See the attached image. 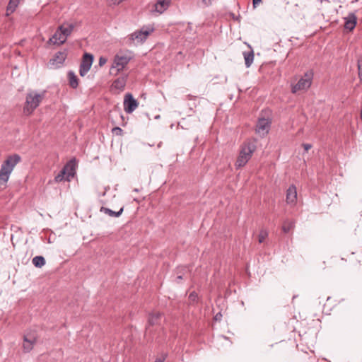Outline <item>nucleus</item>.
Segmentation results:
<instances>
[{"label":"nucleus","instance_id":"f257e3e1","mask_svg":"<svg viewBox=\"0 0 362 362\" xmlns=\"http://www.w3.org/2000/svg\"><path fill=\"white\" fill-rule=\"evenodd\" d=\"M45 90L38 92L30 90L25 95V101L23 106L24 114L26 115H31L45 98Z\"/></svg>","mask_w":362,"mask_h":362},{"label":"nucleus","instance_id":"f03ea898","mask_svg":"<svg viewBox=\"0 0 362 362\" xmlns=\"http://www.w3.org/2000/svg\"><path fill=\"white\" fill-rule=\"evenodd\" d=\"M21 160L18 154H13L7 157L1 164L0 169V184L6 183L15 166Z\"/></svg>","mask_w":362,"mask_h":362},{"label":"nucleus","instance_id":"7ed1b4c3","mask_svg":"<svg viewBox=\"0 0 362 362\" xmlns=\"http://www.w3.org/2000/svg\"><path fill=\"white\" fill-rule=\"evenodd\" d=\"M74 29L72 24H64L60 25L54 34L47 42L48 44L61 45L66 40L69 35H71Z\"/></svg>","mask_w":362,"mask_h":362},{"label":"nucleus","instance_id":"20e7f679","mask_svg":"<svg viewBox=\"0 0 362 362\" xmlns=\"http://www.w3.org/2000/svg\"><path fill=\"white\" fill-rule=\"evenodd\" d=\"M256 144L255 141H249L243 144L240 154L237 158L235 165L237 168H241L245 165L251 158L252 153L256 150Z\"/></svg>","mask_w":362,"mask_h":362},{"label":"nucleus","instance_id":"39448f33","mask_svg":"<svg viewBox=\"0 0 362 362\" xmlns=\"http://www.w3.org/2000/svg\"><path fill=\"white\" fill-rule=\"evenodd\" d=\"M132 58L131 52H120L115 56L114 62L110 68V74L116 75L122 71Z\"/></svg>","mask_w":362,"mask_h":362},{"label":"nucleus","instance_id":"423d86ee","mask_svg":"<svg viewBox=\"0 0 362 362\" xmlns=\"http://www.w3.org/2000/svg\"><path fill=\"white\" fill-rule=\"evenodd\" d=\"M76 159L70 160L63 168V169L57 174L54 180L57 182H62L63 180H70L71 177H73L76 173Z\"/></svg>","mask_w":362,"mask_h":362},{"label":"nucleus","instance_id":"0eeeda50","mask_svg":"<svg viewBox=\"0 0 362 362\" xmlns=\"http://www.w3.org/2000/svg\"><path fill=\"white\" fill-rule=\"evenodd\" d=\"M313 74L311 71L305 73L304 76L300 78L298 83L292 86L291 92L296 93L300 90H305L310 88L312 83Z\"/></svg>","mask_w":362,"mask_h":362},{"label":"nucleus","instance_id":"6e6552de","mask_svg":"<svg viewBox=\"0 0 362 362\" xmlns=\"http://www.w3.org/2000/svg\"><path fill=\"white\" fill-rule=\"evenodd\" d=\"M138 102L131 93H127L124 99V110L127 113L133 112L138 107Z\"/></svg>","mask_w":362,"mask_h":362},{"label":"nucleus","instance_id":"1a4fd4ad","mask_svg":"<svg viewBox=\"0 0 362 362\" xmlns=\"http://www.w3.org/2000/svg\"><path fill=\"white\" fill-rule=\"evenodd\" d=\"M37 337L34 333H28L24 335V341L23 344V348L24 352H30L34 344L36 343Z\"/></svg>","mask_w":362,"mask_h":362},{"label":"nucleus","instance_id":"9d476101","mask_svg":"<svg viewBox=\"0 0 362 362\" xmlns=\"http://www.w3.org/2000/svg\"><path fill=\"white\" fill-rule=\"evenodd\" d=\"M90 69V53L85 52L83 61L80 65L79 74L81 76H84Z\"/></svg>","mask_w":362,"mask_h":362},{"label":"nucleus","instance_id":"9b49d317","mask_svg":"<svg viewBox=\"0 0 362 362\" xmlns=\"http://www.w3.org/2000/svg\"><path fill=\"white\" fill-rule=\"evenodd\" d=\"M66 52H58L55 54L54 57L49 60V64L54 67H59L65 61L66 58Z\"/></svg>","mask_w":362,"mask_h":362},{"label":"nucleus","instance_id":"f8f14e48","mask_svg":"<svg viewBox=\"0 0 362 362\" xmlns=\"http://www.w3.org/2000/svg\"><path fill=\"white\" fill-rule=\"evenodd\" d=\"M269 126L270 122L269 121V119L265 118H260L259 119L257 124L256 132L259 134L264 135L268 133Z\"/></svg>","mask_w":362,"mask_h":362},{"label":"nucleus","instance_id":"ddd939ff","mask_svg":"<svg viewBox=\"0 0 362 362\" xmlns=\"http://www.w3.org/2000/svg\"><path fill=\"white\" fill-rule=\"evenodd\" d=\"M149 33L150 32L146 30H137L131 35L130 40L134 42L136 41V43H142L146 40Z\"/></svg>","mask_w":362,"mask_h":362},{"label":"nucleus","instance_id":"4468645a","mask_svg":"<svg viewBox=\"0 0 362 362\" xmlns=\"http://www.w3.org/2000/svg\"><path fill=\"white\" fill-rule=\"evenodd\" d=\"M128 78V74H122L120 76H119L117 78H116L112 85V87L115 89H117L119 91L123 90L126 83Z\"/></svg>","mask_w":362,"mask_h":362},{"label":"nucleus","instance_id":"2eb2a0df","mask_svg":"<svg viewBox=\"0 0 362 362\" xmlns=\"http://www.w3.org/2000/svg\"><path fill=\"white\" fill-rule=\"evenodd\" d=\"M344 27L346 30L351 31L354 29L356 25L357 18L354 13H350L344 18Z\"/></svg>","mask_w":362,"mask_h":362},{"label":"nucleus","instance_id":"dca6fc26","mask_svg":"<svg viewBox=\"0 0 362 362\" xmlns=\"http://www.w3.org/2000/svg\"><path fill=\"white\" fill-rule=\"evenodd\" d=\"M297 199V191L295 185H291L286 191V202L288 204H294Z\"/></svg>","mask_w":362,"mask_h":362},{"label":"nucleus","instance_id":"f3484780","mask_svg":"<svg viewBox=\"0 0 362 362\" xmlns=\"http://www.w3.org/2000/svg\"><path fill=\"white\" fill-rule=\"evenodd\" d=\"M171 0H157L155 11L159 13H163L170 6Z\"/></svg>","mask_w":362,"mask_h":362},{"label":"nucleus","instance_id":"a211bd4d","mask_svg":"<svg viewBox=\"0 0 362 362\" xmlns=\"http://www.w3.org/2000/svg\"><path fill=\"white\" fill-rule=\"evenodd\" d=\"M67 77H68V80H69V85L72 88H76L78 87V78H77L76 75L75 74V73L71 70L69 71L67 73Z\"/></svg>","mask_w":362,"mask_h":362},{"label":"nucleus","instance_id":"6ab92c4d","mask_svg":"<svg viewBox=\"0 0 362 362\" xmlns=\"http://www.w3.org/2000/svg\"><path fill=\"white\" fill-rule=\"evenodd\" d=\"M243 57H244L245 66H246V67L248 68L253 63L254 52H253L252 49H251L249 52H243Z\"/></svg>","mask_w":362,"mask_h":362},{"label":"nucleus","instance_id":"aec40b11","mask_svg":"<svg viewBox=\"0 0 362 362\" xmlns=\"http://www.w3.org/2000/svg\"><path fill=\"white\" fill-rule=\"evenodd\" d=\"M100 211L107 214L110 216L119 217L123 212V207L121 208L118 211H114L112 209L102 206L100 208Z\"/></svg>","mask_w":362,"mask_h":362},{"label":"nucleus","instance_id":"412c9836","mask_svg":"<svg viewBox=\"0 0 362 362\" xmlns=\"http://www.w3.org/2000/svg\"><path fill=\"white\" fill-rule=\"evenodd\" d=\"M32 262L35 267L41 268L45 264V259L42 256H35L33 257Z\"/></svg>","mask_w":362,"mask_h":362},{"label":"nucleus","instance_id":"4be33fe9","mask_svg":"<svg viewBox=\"0 0 362 362\" xmlns=\"http://www.w3.org/2000/svg\"><path fill=\"white\" fill-rule=\"evenodd\" d=\"M21 0H10L9 3L8 4L6 11L7 14L8 15L9 13H13L16 7L18 6V4L20 3Z\"/></svg>","mask_w":362,"mask_h":362},{"label":"nucleus","instance_id":"5701e85b","mask_svg":"<svg viewBox=\"0 0 362 362\" xmlns=\"http://www.w3.org/2000/svg\"><path fill=\"white\" fill-rule=\"evenodd\" d=\"M161 315L159 313L151 314L148 317V325H154L158 323V320L160 317Z\"/></svg>","mask_w":362,"mask_h":362},{"label":"nucleus","instance_id":"b1692460","mask_svg":"<svg viewBox=\"0 0 362 362\" xmlns=\"http://www.w3.org/2000/svg\"><path fill=\"white\" fill-rule=\"evenodd\" d=\"M294 227V223L291 221H286L284 222L282 230L285 233H288L291 230H292Z\"/></svg>","mask_w":362,"mask_h":362},{"label":"nucleus","instance_id":"393cba45","mask_svg":"<svg viewBox=\"0 0 362 362\" xmlns=\"http://www.w3.org/2000/svg\"><path fill=\"white\" fill-rule=\"evenodd\" d=\"M268 235V233L265 230H261L259 235V243H262L264 241Z\"/></svg>","mask_w":362,"mask_h":362},{"label":"nucleus","instance_id":"a878e982","mask_svg":"<svg viewBox=\"0 0 362 362\" xmlns=\"http://www.w3.org/2000/svg\"><path fill=\"white\" fill-rule=\"evenodd\" d=\"M358 77H359L360 80L362 81V59H360L358 62Z\"/></svg>","mask_w":362,"mask_h":362},{"label":"nucleus","instance_id":"bb28decb","mask_svg":"<svg viewBox=\"0 0 362 362\" xmlns=\"http://www.w3.org/2000/svg\"><path fill=\"white\" fill-rule=\"evenodd\" d=\"M122 132V129L119 127H115L112 129V133L116 135H120Z\"/></svg>","mask_w":362,"mask_h":362},{"label":"nucleus","instance_id":"cd10ccee","mask_svg":"<svg viewBox=\"0 0 362 362\" xmlns=\"http://www.w3.org/2000/svg\"><path fill=\"white\" fill-rule=\"evenodd\" d=\"M107 62V58L100 57L99 59V66H103Z\"/></svg>","mask_w":362,"mask_h":362},{"label":"nucleus","instance_id":"c85d7f7f","mask_svg":"<svg viewBox=\"0 0 362 362\" xmlns=\"http://www.w3.org/2000/svg\"><path fill=\"white\" fill-rule=\"evenodd\" d=\"M166 356H167V354H163V356L161 357L156 358L155 362H164Z\"/></svg>","mask_w":362,"mask_h":362},{"label":"nucleus","instance_id":"c756f323","mask_svg":"<svg viewBox=\"0 0 362 362\" xmlns=\"http://www.w3.org/2000/svg\"><path fill=\"white\" fill-rule=\"evenodd\" d=\"M189 298L191 300L194 301L197 298V294L194 292L191 293L189 296Z\"/></svg>","mask_w":362,"mask_h":362},{"label":"nucleus","instance_id":"7c9ffc66","mask_svg":"<svg viewBox=\"0 0 362 362\" xmlns=\"http://www.w3.org/2000/svg\"><path fill=\"white\" fill-rule=\"evenodd\" d=\"M303 146L305 151H308L309 149L312 148V145L310 144H303Z\"/></svg>","mask_w":362,"mask_h":362},{"label":"nucleus","instance_id":"2f4dec72","mask_svg":"<svg viewBox=\"0 0 362 362\" xmlns=\"http://www.w3.org/2000/svg\"><path fill=\"white\" fill-rule=\"evenodd\" d=\"M183 278H187V276H186V274H185V273L184 274V275H183V276H182V275H178V276H177V278H176V281H177V283H179V282H180V281L181 279H182Z\"/></svg>","mask_w":362,"mask_h":362},{"label":"nucleus","instance_id":"473e14b6","mask_svg":"<svg viewBox=\"0 0 362 362\" xmlns=\"http://www.w3.org/2000/svg\"><path fill=\"white\" fill-rule=\"evenodd\" d=\"M262 1V0H252V4L254 8L257 7V6Z\"/></svg>","mask_w":362,"mask_h":362},{"label":"nucleus","instance_id":"72a5a7b5","mask_svg":"<svg viewBox=\"0 0 362 362\" xmlns=\"http://www.w3.org/2000/svg\"><path fill=\"white\" fill-rule=\"evenodd\" d=\"M205 6H209L211 3V0H201Z\"/></svg>","mask_w":362,"mask_h":362},{"label":"nucleus","instance_id":"f704fd0d","mask_svg":"<svg viewBox=\"0 0 362 362\" xmlns=\"http://www.w3.org/2000/svg\"><path fill=\"white\" fill-rule=\"evenodd\" d=\"M184 270H186L187 272H189V267H183Z\"/></svg>","mask_w":362,"mask_h":362},{"label":"nucleus","instance_id":"c9c22d12","mask_svg":"<svg viewBox=\"0 0 362 362\" xmlns=\"http://www.w3.org/2000/svg\"><path fill=\"white\" fill-rule=\"evenodd\" d=\"M91 59H92V63H93V61H94V57H93V54H92Z\"/></svg>","mask_w":362,"mask_h":362}]
</instances>
